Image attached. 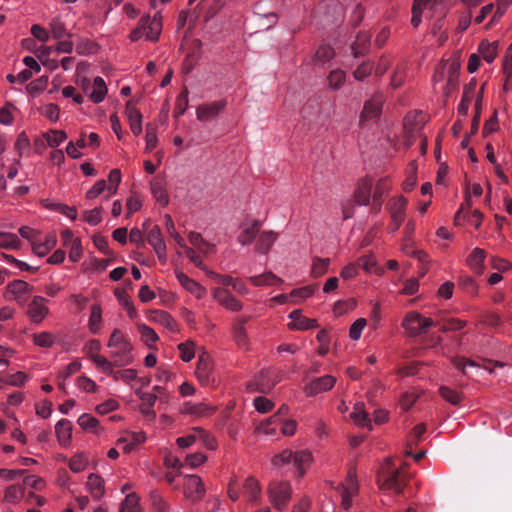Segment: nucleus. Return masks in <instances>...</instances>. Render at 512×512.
I'll use <instances>...</instances> for the list:
<instances>
[{"label":"nucleus","instance_id":"11","mask_svg":"<svg viewBox=\"0 0 512 512\" xmlns=\"http://www.w3.org/2000/svg\"><path fill=\"white\" fill-rule=\"evenodd\" d=\"M392 181L389 177H382L374 184L372 188V210L379 213L382 209L385 196L392 189Z\"/></svg>","mask_w":512,"mask_h":512},{"label":"nucleus","instance_id":"49","mask_svg":"<svg viewBox=\"0 0 512 512\" xmlns=\"http://www.w3.org/2000/svg\"><path fill=\"white\" fill-rule=\"evenodd\" d=\"M485 259V251L480 248H474L467 258V265L475 272H481Z\"/></svg>","mask_w":512,"mask_h":512},{"label":"nucleus","instance_id":"45","mask_svg":"<svg viewBox=\"0 0 512 512\" xmlns=\"http://www.w3.org/2000/svg\"><path fill=\"white\" fill-rule=\"evenodd\" d=\"M90 457L86 452H77L68 460V465L73 473L83 472L89 465Z\"/></svg>","mask_w":512,"mask_h":512},{"label":"nucleus","instance_id":"3","mask_svg":"<svg viewBox=\"0 0 512 512\" xmlns=\"http://www.w3.org/2000/svg\"><path fill=\"white\" fill-rule=\"evenodd\" d=\"M162 31V16L157 12L153 17L143 16L136 28L130 34L129 39L132 42L145 38L148 41L156 42L159 40Z\"/></svg>","mask_w":512,"mask_h":512},{"label":"nucleus","instance_id":"16","mask_svg":"<svg viewBox=\"0 0 512 512\" xmlns=\"http://www.w3.org/2000/svg\"><path fill=\"white\" fill-rule=\"evenodd\" d=\"M147 241L153 247L158 259L165 263L167 260V248L159 226H154L149 230Z\"/></svg>","mask_w":512,"mask_h":512},{"label":"nucleus","instance_id":"36","mask_svg":"<svg viewBox=\"0 0 512 512\" xmlns=\"http://www.w3.org/2000/svg\"><path fill=\"white\" fill-rule=\"evenodd\" d=\"M498 50H499V42L498 41L489 42L488 40H484L479 44V47H478V53L489 64L492 63L496 59V57L498 55Z\"/></svg>","mask_w":512,"mask_h":512},{"label":"nucleus","instance_id":"47","mask_svg":"<svg viewBox=\"0 0 512 512\" xmlns=\"http://www.w3.org/2000/svg\"><path fill=\"white\" fill-rule=\"evenodd\" d=\"M137 329L140 333L142 342L149 348L155 345L156 342L159 340L157 333L150 326L144 323H139L137 324Z\"/></svg>","mask_w":512,"mask_h":512},{"label":"nucleus","instance_id":"5","mask_svg":"<svg viewBox=\"0 0 512 512\" xmlns=\"http://www.w3.org/2000/svg\"><path fill=\"white\" fill-rule=\"evenodd\" d=\"M337 490L341 497V508L345 511L349 510L352 506L353 499L359 492L356 471L354 469L348 471L345 480L339 484Z\"/></svg>","mask_w":512,"mask_h":512},{"label":"nucleus","instance_id":"40","mask_svg":"<svg viewBox=\"0 0 512 512\" xmlns=\"http://www.w3.org/2000/svg\"><path fill=\"white\" fill-rule=\"evenodd\" d=\"M476 84H469L464 88L462 99L457 107V113L460 117H466L469 107L475 95Z\"/></svg>","mask_w":512,"mask_h":512},{"label":"nucleus","instance_id":"18","mask_svg":"<svg viewBox=\"0 0 512 512\" xmlns=\"http://www.w3.org/2000/svg\"><path fill=\"white\" fill-rule=\"evenodd\" d=\"M85 487L87 492L91 495L94 501H99L105 496V480L99 474H89L87 477Z\"/></svg>","mask_w":512,"mask_h":512},{"label":"nucleus","instance_id":"12","mask_svg":"<svg viewBox=\"0 0 512 512\" xmlns=\"http://www.w3.org/2000/svg\"><path fill=\"white\" fill-rule=\"evenodd\" d=\"M373 180L371 177L360 178L354 189L353 199L359 206H368L372 199Z\"/></svg>","mask_w":512,"mask_h":512},{"label":"nucleus","instance_id":"8","mask_svg":"<svg viewBox=\"0 0 512 512\" xmlns=\"http://www.w3.org/2000/svg\"><path fill=\"white\" fill-rule=\"evenodd\" d=\"M33 292V286L24 280H14L9 282L5 288L4 298L9 301H15L24 306Z\"/></svg>","mask_w":512,"mask_h":512},{"label":"nucleus","instance_id":"61","mask_svg":"<svg viewBox=\"0 0 512 512\" xmlns=\"http://www.w3.org/2000/svg\"><path fill=\"white\" fill-rule=\"evenodd\" d=\"M41 115L52 123H56L60 117V108L54 103L42 105L39 109Z\"/></svg>","mask_w":512,"mask_h":512},{"label":"nucleus","instance_id":"32","mask_svg":"<svg viewBox=\"0 0 512 512\" xmlns=\"http://www.w3.org/2000/svg\"><path fill=\"white\" fill-rule=\"evenodd\" d=\"M259 435L267 438H275L280 431V417L277 414L271 416L265 422H262L256 429Z\"/></svg>","mask_w":512,"mask_h":512},{"label":"nucleus","instance_id":"13","mask_svg":"<svg viewBox=\"0 0 512 512\" xmlns=\"http://www.w3.org/2000/svg\"><path fill=\"white\" fill-rule=\"evenodd\" d=\"M49 313L46 298L42 296H34L28 304L27 315L30 320L35 323H41Z\"/></svg>","mask_w":512,"mask_h":512},{"label":"nucleus","instance_id":"55","mask_svg":"<svg viewBox=\"0 0 512 512\" xmlns=\"http://www.w3.org/2000/svg\"><path fill=\"white\" fill-rule=\"evenodd\" d=\"M33 342L36 346L41 348H51L56 342L57 338L50 332H40L33 336Z\"/></svg>","mask_w":512,"mask_h":512},{"label":"nucleus","instance_id":"24","mask_svg":"<svg viewBox=\"0 0 512 512\" xmlns=\"http://www.w3.org/2000/svg\"><path fill=\"white\" fill-rule=\"evenodd\" d=\"M290 322L288 324L289 329L305 331L314 329L318 326L316 319L307 318L302 315L300 310H293L289 314Z\"/></svg>","mask_w":512,"mask_h":512},{"label":"nucleus","instance_id":"2","mask_svg":"<svg viewBox=\"0 0 512 512\" xmlns=\"http://www.w3.org/2000/svg\"><path fill=\"white\" fill-rule=\"evenodd\" d=\"M312 462V454L309 450L303 449L293 452L286 449L272 458V465L282 468L291 465L295 469L297 477L301 478Z\"/></svg>","mask_w":512,"mask_h":512},{"label":"nucleus","instance_id":"22","mask_svg":"<svg viewBox=\"0 0 512 512\" xmlns=\"http://www.w3.org/2000/svg\"><path fill=\"white\" fill-rule=\"evenodd\" d=\"M167 183L163 176H156L150 181V191L154 199L161 205L167 206L169 195L167 192Z\"/></svg>","mask_w":512,"mask_h":512},{"label":"nucleus","instance_id":"50","mask_svg":"<svg viewBox=\"0 0 512 512\" xmlns=\"http://www.w3.org/2000/svg\"><path fill=\"white\" fill-rule=\"evenodd\" d=\"M112 378L116 382H123L127 385H130L132 382L137 379V370L133 368H126L122 370H113L111 374Z\"/></svg>","mask_w":512,"mask_h":512},{"label":"nucleus","instance_id":"53","mask_svg":"<svg viewBox=\"0 0 512 512\" xmlns=\"http://www.w3.org/2000/svg\"><path fill=\"white\" fill-rule=\"evenodd\" d=\"M193 431H195V433H197V440L201 441L207 449H210V450L217 449L218 443H217L216 438L212 434H210L209 432H207L206 430H204L201 427H194Z\"/></svg>","mask_w":512,"mask_h":512},{"label":"nucleus","instance_id":"31","mask_svg":"<svg viewBox=\"0 0 512 512\" xmlns=\"http://www.w3.org/2000/svg\"><path fill=\"white\" fill-rule=\"evenodd\" d=\"M261 225L262 223L259 220H253L250 224L243 225L237 237L238 242L243 246L250 245L259 232Z\"/></svg>","mask_w":512,"mask_h":512},{"label":"nucleus","instance_id":"41","mask_svg":"<svg viewBox=\"0 0 512 512\" xmlns=\"http://www.w3.org/2000/svg\"><path fill=\"white\" fill-rule=\"evenodd\" d=\"M48 147L57 149L67 139V133L64 130L50 129L42 134Z\"/></svg>","mask_w":512,"mask_h":512},{"label":"nucleus","instance_id":"48","mask_svg":"<svg viewBox=\"0 0 512 512\" xmlns=\"http://www.w3.org/2000/svg\"><path fill=\"white\" fill-rule=\"evenodd\" d=\"M335 56L334 49L329 45H320L313 57V64L324 65Z\"/></svg>","mask_w":512,"mask_h":512},{"label":"nucleus","instance_id":"63","mask_svg":"<svg viewBox=\"0 0 512 512\" xmlns=\"http://www.w3.org/2000/svg\"><path fill=\"white\" fill-rule=\"evenodd\" d=\"M346 75L341 69H335L328 75V85L332 90L339 89L345 82Z\"/></svg>","mask_w":512,"mask_h":512},{"label":"nucleus","instance_id":"51","mask_svg":"<svg viewBox=\"0 0 512 512\" xmlns=\"http://www.w3.org/2000/svg\"><path fill=\"white\" fill-rule=\"evenodd\" d=\"M21 247V241L15 233L0 232V248L17 250Z\"/></svg>","mask_w":512,"mask_h":512},{"label":"nucleus","instance_id":"56","mask_svg":"<svg viewBox=\"0 0 512 512\" xmlns=\"http://www.w3.org/2000/svg\"><path fill=\"white\" fill-rule=\"evenodd\" d=\"M195 346H196V344L192 340H187L178 345V350H179L180 358L182 361L190 362L195 357V353H196Z\"/></svg>","mask_w":512,"mask_h":512},{"label":"nucleus","instance_id":"34","mask_svg":"<svg viewBox=\"0 0 512 512\" xmlns=\"http://www.w3.org/2000/svg\"><path fill=\"white\" fill-rule=\"evenodd\" d=\"M57 440L62 447H68L72 438V424L67 419H61L55 425Z\"/></svg>","mask_w":512,"mask_h":512},{"label":"nucleus","instance_id":"23","mask_svg":"<svg viewBox=\"0 0 512 512\" xmlns=\"http://www.w3.org/2000/svg\"><path fill=\"white\" fill-rule=\"evenodd\" d=\"M148 320L157 323L170 332H178V324L171 314L164 310H151L148 314Z\"/></svg>","mask_w":512,"mask_h":512},{"label":"nucleus","instance_id":"26","mask_svg":"<svg viewBox=\"0 0 512 512\" xmlns=\"http://www.w3.org/2000/svg\"><path fill=\"white\" fill-rule=\"evenodd\" d=\"M104 327L103 310L100 304H93L88 317L87 328L93 335L101 333Z\"/></svg>","mask_w":512,"mask_h":512},{"label":"nucleus","instance_id":"35","mask_svg":"<svg viewBox=\"0 0 512 512\" xmlns=\"http://www.w3.org/2000/svg\"><path fill=\"white\" fill-rule=\"evenodd\" d=\"M278 239V233L272 230H265L259 235L255 249L261 254H267Z\"/></svg>","mask_w":512,"mask_h":512},{"label":"nucleus","instance_id":"4","mask_svg":"<svg viewBox=\"0 0 512 512\" xmlns=\"http://www.w3.org/2000/svg\"><path fill=\"white\" fill-rule=\"evenodd\" d=\"M377 482L381 490L400 494L405 484L403 469L393 468L388 460L380 469Z\"/></svg>","mask_w":512,"mask_h":512},{"label":"nucleus","instance_id":"1","mask_svg":"<svg viewBox=\"0 0 512 512\" xmlns=\"http://www.w3.org/2000/svg\"><path fill=\"white\" fill-rule=\"evenodd\" d=\"M110 349V358L116 367H124L134 362L133 346L128 335L115 328L107 342Z\"/></svg>","mask_w":512,"mask_h":512},{"label":"nucleus","instance_id":"10","mask_svg":"<svg viewBox=\"0 0 512 512\" xmlns=\"http://www.w3.org/2000/svg\"><path fill=\"white\" fill-rule=\"evenodd\" d=\"M336 381V377L326 374L308 381L303 387V392L307 397H314L330 391L335 386Z\"/></svg>","mask_w":512,"mask_h":512},{"label":"nucleus","instance_id":"17","mask_svg":"<svg viewBox=\"0 0 512 512\" xmlns=\"http://www.w3.org/2000/svg\"><path fill=\"white\" fill-rule=\"evenodd\" d=\"M213 298L227 310L238 312L243 308L240 300L224 288L212 289Z\"/></svg>","mask_w":512,"mask_h":512},{"label":"nucleus","instance_id":"59","mask_svg":"<svg viewBox=\"0 0 512 512\" xmlns=\"http://www.w3.org/2000/svg\"><path fill=\"white\" fill-rule=\"evenodd\" d=\"M407 73H408L407 63L402 62V63L398 64L392 77H391V85L394 88L400 87L404 83V81L407 77Z\"/></svg>","mask_w":512,"mask_h":512},{"label":"nucleus","instance_id":"38","mask_svg":"<svg viewBox=\"0 0 512 512\" xmlns=\"http://www.w3.org/2000/svg\"><path fill=\"white\" fill-rule=\"evenodd\" d=\"M216 406L201 402V403H186L184 411L197 417H207L216 412Z\"/></svg>","mask_w":512,"mask_h":512},{"label":"nucleus","instance_id":"14","mask_svg":"<svg viewBox=\"0 0 512 512\" xmlns=\"http://www.w3.org/2000/svg\"><path fill=\"white\" fill-rule=\"evenodd\" d=\"M147 437L143 431L126 432L117 440V445L121 447L124 453L129 454L146 441Z\"/></svg>","mask_w":512,"mask_h":512},{"label":"nucleus","instance_id":"44","mask_svg":"<svg viewBox=\"0 0 512 512\" xmlns=\"http://www.w3.org/2000/svg\"><path fill=\"white\" fill-rule=\"evenodd\" d=\"M78 425L86 431L94 434H101L104 430L99 421L91 414L83 413L77 420Z\"/></svg>","mask_w":512,"mask_h":512},{"label":"nucleus","instance_id":"33","mask_svg":"<svg viewBox=\"0 0 512 512\" xmlns=\"http://www.w3.org/2000/svg\"><path fill=\"white\" fill-rule=\"evenodd\" d=\"M56 243V236L52 233L45 235L43 240H40L38 236L33 242L32 251L38 257H43L55 247Z\"/></svg>","mask_w":512,"mask_h":512},{"label":"nucleus","instance_id":"43","mask_svg":"<svg viewBox=\"0 0 512 512\" xmlns=\"http://www.w3.org/2000/svg\"><path fill=\"white\" fill-rule=\"evenodd\" d=\"M126 115H127L129 126H130L132 133L135 136H139L142 132V115H141V113L135 107L127 105Z\"/></svg>","mask_w":512,"mask_h":512},{"label":"nucleus","instance_id":"54","mask_svg":"<svg viewBox=\"0 0 512 512\" xmlns=\"http://www.w3.org/2000/svg\"><path fill=\"white\" fill-rule=\"evenodd\" d=\"M158 144L157 128L155 125L148 123L146 125L145 135V152H152Z\"/></svg>","mask_w":512,"mask_h":512},{"label":"nucleus","instance_id":"42","mask_svg":"<svg viewBox=\"0 0 512 512\" xmlns=\"http://www.w3.org/2000/svg\"><path fill=\"white\" fill-rule=\"evenodd\" d=\"M25 495L24 485L12 484L6 487L3 501L9 504H18Z\"/></svg>","mask_w":512,"mask_h":512},{"label":"nucleus","instance_id":"60","mask_svg":"<svg viewBox=\"0 0 512 512\" xmlns=\"http://www.w3.org/2000/svg\"><path fill=\"white\" fill-rule=\"evenodd\" d=\"M120 512H141L139 497L135 493L128 494L121 503Z\"/></svg>","mask_w":512,"mask_h":512},{"label":"nucleus","instance_id":"28","mask_svg":"<svg viewBox=\"0 0 512 512\" xmlns=\"http://www.w3.org/2000/svg\"><path fill=\"white\" fill-rule=\"evenodd\" d=\"M213 371V364L211 357L202 353L198 357L197 367H196V376L202 383H207L210 381L211 375Z\"/></svg>","mask_w":512,"mask_h":512},{"label":"nucleus","instance_id":"57","mask_svg":"<svg viewBox=\"0 0 512 512\" xmlns=\"http://www.w3.org/2000/svg\"><path fill=\"white\" fill-rule=\"evenodd\" d=\"M90 360L103 373L110 375V376L113 373V370L115 367V364H113V360L110 361L105 356H103L101 354L94 355V357H92Z\"/></svg>","mask_w":512,"mask_h":512},{"label":"nucleus","instance_id":"20","mask_svg":"<svg viewBox=\"0 0 512 512\" xmlns=\"http://www.w3.org/2000/svg\"><path fill=\"white\" fill-rule=\"evenodd\" d=\"M248 321V318L245 316L238 317L232 327L233 339L238 346V348L242 350H248L250 341L247 334V331L244 327L245 323Z\"/></svg>","mask_w":512,"mask_h":512},{"label":"nucleus","instance_id":"58","mask_svg":"<svg viewBox=\"0 0 512 512\" xmlns=\"http://www.w3.org/2000/svg\"><path fill=\"white\" fill-rule=\"evenodd\" d=\"M429 1L430 0H414L411 18V24L413 27H418L420 25L424 8L429 3Z\"/></svg>","mask_w":512,"mask_h":512},{"label":"nucleus","instance_id":"21","mask_svg":"<svg viewBox=\"0 0 512 512\" xmlns=\"http://www.w3.org/2000/svg\"><path fill=\"white\" fill-rule=\"evenodd\" d=\"M227 103L225 100H218L200 105L196 110V117L199 121H208L222 112Z\"/></svg>","mask_w":512,"mask_h":512},{"label":"nucleus","instance_id":"29","mask_svg":"<svg viewBox=\"0 0 512 512\" xmlns=\"http://www.w3.org/2000/svg\"><path fill=\"white\" fill-rule=\"evenodd\" d=\"M407 205L408 200L404 196L398 195L393 197L388 204L391 220L404 221Z\"/></svg>","mask_w":512,"mask_h":512},{"label":"nucleus","instance_id":"6","mask_svg":"<svg viewBox=\"0 0 512 512\" xmlns=\"http://www.w3.org/2000/svg\"><path fill=\"white\" fill-rule=\"evenodd\" d=\"M432 326H434L433 320L428 317H423L417 311L408 312L402 321V327L410 336L426 333Z\"/></svg>","mask_w":512,"mask_h":512},{"label":"nucleus","instance_id":"39","mask_svg":"<svg viewBox=\"0 0 512 512\" xmlns=\"http://www.w3.org/2000/svg\"><path fill=\"white\" fill-rule=\"evenodd\" d=\"M249 282L256 287L260 286H275L282 284L283 280L276 276L271 271L265 272L261 275H255L248 278Z\"/></svg>","mask_w":512,"mask_h":512},{"label":"nucleus","instance_id":"37","mask_svg":"<svg viewBox=\"0 0 512 512\" xmlns=\"http://www.w3.org/2000/svg\"><path fill=\"white\" fill-rule=\"evenodd\" d=\"M350 418L358 427H367L371 429V419L369 418L368 413L365 411L364 404L362 402H357L353 411L350 414Z\"/></svg>","mask_w":512,"mask_h":512},{"label":"nucleus","instance_id":"27","mask_svg":"<svg viewBox=\"0 0 512 512\" xmlns=\"http://www.w3.org/2000/svg\"><path fill=\"white\" fill-rule=\"evenodd\" d=\"M425 115L422 111L409 112L404 118V129L409 137H414L415 133L423 128Z\"/></svg>","mask_w":512,"mask_h":512},{"label":"nucleus","instance_id":"7","mask_svg":"<svg viewBox=\"0 0 512 512\" xmlns=\"http://www.w3.org/2000/svg\"><path fill=\"white\" fill-rule=\"evenodd\" d=\"M383 100L382 97L377 95L373 96L364 103L363 110L359 117V126L361 128L370 127L380 119L382 113Z\"/></svg>","mask_w":512,"mask_h":512},{"label":"nucleus","instance_id":"64","mask_svg":"<svg viewBox=\"0 0 512 512\" xmlns=\"http://www.w3.org/2000/svg\"><path fill=\"white\" fill-rule=\"evenodd\" d=\"M30 147V139L27 136L26 132H21L18 134L17 139L14 144V149L17 152L19 157H22Z\"/></svg>","mask_w":512,"mask_h":512},{"label":"nucleus","instance_id":"15","mask_svg":"<svg viewBox=\"0 0 512 512\" xmlns=\"http://www.w3.org/2000/svg\"><path fill=\"white\" fill-rule=\"evenodd\" d=\"M280 381V374L268 369L261 371L255 376L254 385L258 391L267 393Z\"/></svg>","mask_w":512,"mask_h":512},{"label":"nucleus","instance_id":"62","mask_svg":"<svg viewBox=\"0 0 512 512\" xmlns=\"http://www.w3.org/2000/svg\"><path fill=\"white\" fill-rule=\"evenodd\" d=\"M152 508L156 512H170V506L164 497L158 491H152L150 494Z\"/></svg>","mask_w":512,"mask_h":512},{"label":"nucleus","instance_id":"25","mask_svg":"<svg viewBox=\"0 0 512 512\" xmlns=\"http://www.w3.org/2000/svg\"><path fill=\"white\" fill-rule=\"evenodd\" d=\"M205 492L202 480L197 475H188L184 480V494L186 497L195 500L199 499Z\"/></svg>","mask_w":512,"mask_h":512},{"label":"nucleus","instance_id":"9","mask_svg":"<svg viewBox=\"0 0 512 512\" xmlns=\"http://www.w3.org/2000/svg\"><path fill=\"white\" fill-rule=\"evenodd\" d=\"M268 495L273 506L278 510H282L291 499V485L286 481H274L269 485Z\"/></svg>","mask_w":512,"mask_h":512},{"label":"nucleus","instance_id":"46","mask_svg":"<svg viewBox=\"0 0 512 512\" xmlns=\"http://www.w3.org/2000/svg\"><path fill=\"white\" fill-rule=\"evenodd\" d=\"M260 491L261 489L258 481L252 476L247 477L242 484V493L249 501L257 500L260 495Z\"/></svg>","mask_w":512,"mask_h":512},{"label":"nucleus","instance_id":"52","mask_svg":"<svg viewBox=\"0 0 512 512\" xmlns=\"http://www.w3.org/2000/svg\"><path fill=\"white\" fill-rule=\"evenodd\" d=\"M358 266H361L362 269L369 274H382L383 271L377 269V261L373 254L363 255L358 259Z\"/></svg>","mask_w":512,"mask_h":512},{"label":"nucleus","instance_id":"19","mask_svg":"<svg viewBox=\"0 0 512 512\" xmlns=\"http://www.w3.org/2000/svg\"><path fill=\"white\" fill-rule=\"evenodd\" d=\"M175 275L180 285L197 299H202L206 295L205 287L188 277L184 272L176 270Z\"/></svg>","mask_w":512,"mask_h":512},{"label":"nucleus","instance_id":"30","mask_svg":"<svg viewBox=\"0 0 512 512\" xmlns=\"http://www.w3.org/2000/svg\"><path fill=\"white\" fill-rule=\"evenodd\" d=\"M107 86L104 79L100 76L94 78L90 90H86V95L90 100L95 103H101L104 101L107 94Z\"/></svg>","mask_w":512,"mask_h":512}]
</instances>
